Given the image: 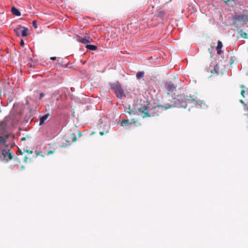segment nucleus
<instances>
[{
	"label": "nucleus",
	"mask_w": 248,
	"mask_h": 248,
	"mask_svg": "<svg viewBox=\"0 0 248 248\" xmlns=\"http://www.w3.org/2000/svg\"><path fill=\"white\" fill-rule=\"evenodd\" d=\"M246 93L247 94H248V89H246V90H242L241 92V95L245 97V93Z\"/></svg>",
	"instance_id": "obj_15"
},
{
	"label": "nucleus",
	"mask_w": 248,
	"mask_h": 248,
	"mask_svg": "<svg viewBox=\"0 0 248 248\" xmlns=\"http://www.w3.org/2000/svg\"><path fill=\"white\" fill-rule=\"evenodd\" d=\"M236 19L243 24L248 22V16L246 15H240L236 16Z\"/></svg>",
	"instance_id": "obj_6"
},
{
	"label": "nucleus",
	"mask_w": 248,
	"mask_h": 248,
	"mask_svg": "<svg viewBox=\"0 0 248 248\" xmlns=\"http://www.w3.org/2000/svg\"><path fill=\"white\" fill-rule=\"evenodd\" d=\"M218 67L217 65H216L214 67V71H215V72L216 73H218Z\"/></svg>",
	"instance_id": "obj_18"
},
{
	"label": "nucleus",
	"mask_w": 248,
	"mask_h": 248,
	"mask_svg": "<svg viewBox=\"0 0 248 248\" xmlns=\"http://www.w3.org/2000/svg\"><path fill=\"white\" fill-rule=\"evenodd\" d=\"M110 87L114 91L118 98L121 99L124 96V90L119 81L110 83Z\"/></svg>",
	"instance_id": "obj_3"
},
{
	"label": "nucleus",
	"mask_w": 248,
	"mask_h": 248,
	"mask_svg": "<svg viewBox=\"0 0 248 248\" xmlns=\"http://www.w3.org/2000/svg\"><path fill=\"white\" fill-rule=\"evenodd\" d=\"M44 96H45V94H44V93H40L39 99H41Z\"/></svg>",
	"instance_id": "obj_19"
},
{
	"label": "nucleus",
	"mask_w": 248,
	"mask_h": 248,
	"mask_svg": "<svg viewBox=\"0 0 248 248\" xmlns=\"http://www.w3.org/2000/svg\"><path fill=\"white\" fill-rule=\"evenodd\" d=\"M100 134L101 135H103V132H100Z\"/></svg>",
	"instance_id": "obj_24"
},
{
	"label": "nucleus",
	"mask_w": 248,
	"mask_h": 248,
	"mask_svg": "<svg viewBox=\"0 0 248 248\" xmlns=\"http://www.w3.org/2000/svg\"><path fill=\"white\" fill-rule=\"evenodd\" d=\"M49 115V113H47L40 117L39 123L40 125H42L44 124L45 121L48 118Z\"/></svg>",
	"instance_id": "obj_8"
},
{
	"label": "nucleus",
	"mask_w": 248,
	"mask_h": 248,
	"mask_svg": "<svg viewBox=\"0 0 248 248\" xmlns=\"http://www.w3.org/2000/svg\"><path fill=\"white\" fill-rule=\"evenodd\" d=\"M155 16L161 18H163L165 16V12L162 10L159 9L155 13Z\"/></svg>",
	"instance_id": "obj_10"
},
{
	"label": "nucleus",
	"mask_w": 248,
	"mask_h": 248,
	"mask_svg": "<svg viewBox=\"0 0 248 248\" xmlns=\"http://www.w3.org/2000/svg\"><path fill=\"white\" fill-rule=\"evenodd\" d=\"M78 41L83 44H87L91 42L90 40V37H86L85 38H82L78 36Z\"/></svg>",
	"instance_id": "obj_7"
},
{
	"label": "nucleus",
	"mask_w": 248,
	"mask_h": 248,
	"mask_svg": "<svg viewBox=\"0 0 248 248\" xmlns=\"http://www.w3.org/2000/svg\"><path fill=\"white\" fill-rule=\"evenodd\" d=\"M173 103L171 105L166 104L164 106H161L165 109L171 107H178L186 108L187 103L191 104L193 106L197 108H206V105L203 101L198 99L195 96H186L184 94L178 95L177 98H174Z\"/></svg>",
	"instance_id": "obj_2"
},
{
	"label": "nucleus",
	"mask_w": 248,
	"mask_h": 248,
	"mask_svg": "<svg viewBox=\"0 0 248 248\" xmlns=\"http://www.w3.org/2000/svg\"><path fill=\"white\" fill-rule=\"evenodd\" d=\"M53 151H49V152H48L47 153V155H50V154H53Z\"/></svg>",
	"instance_id": "obj_21"
},
{
	"label": "nucleus",
	"mask_w": 248,
	"mask_h": 248,
	"mask_svg": "<svg viewBox=\"0 0 248 248\" xmlns=\"http://www.w3.org/2000/svg\"><path fill=\"white\" fill-rule=\"evenodd\" d=\"M14 31L18 36L26 37L28 35L29 30L27 28L20 25L15 29Z\"/></svg>",
	"instance_id": "obj_4"
},
{
	"label": "nucleus",
	"mask_w": 248,
	"mask_h": 248,
	"mask_svg": "<svg viewBox=\"0 0 248 248\" xmlns=\"http://www.w3.org/2000/svg\"><path fill=\"white\" fill-rule=\"evenodd\" d=\"M223 46V45H222V42L220 41H218L217 42V54H220V52H221V48Z\"/></svg>",
	"instance_id": "obj_12"
},
{
	"label": "nucleus",
	"mask_w": 248,
	"mask_h": 248,
	"mask_svg": "<svg viewBox=\"0 0 248 248\" xmlns=\"http://www.w3.org/2000/svg\"><path fill=\"white\" fill-rule=\"evenodd\" d=\"M145 114L146 115V116H150L151 114H149V111L147 110L146 108H145Z\"/></svg>",
	"instance_id": "obj_17"
},
{
	"label": "nucleus",
	"mask_w": 248,
	"mask_h": 248,
	"mask_svg": "<svg viewBox=\"0 0 248 248\" xmlns=\"http://www.w3.org/2000/svg\"><path fill=\"white\" fill-rule=\"evenodd\" d=\"M11 12L13 15L16 16H20L21 15V13L19 10L16 8L15 7H12Z\"/></svg>",
	"instance_id": "obj_9"
},
{
	"label": "nucleus",
	"mask_w": 248,
	"mask_h": 248,
	"mask_svg": "<svg viewBox=\"0 0 248 248\" xmlns=\"http://www.w3.org/2000/svg\"><path fill=\"white\" fill-rule=\"evenodd\" d=\"M165 88L168 91V93L169 94L170 93H173L175 90L176 86L173 83L171 82H168L166 83Z\"/></svg>",
	"instance_id": "obj_5"
},
{
	"label": "nucleus",
	"mask_w": 248,
	"mask_h": 248,
	"mask_svg": "<svg viewBox=\"0 0 248 248\" xmlns=\"http://www.w3.org/2000/svg\"><path fill=\"white\" fill-rule=\"evenodd\" d=\"M32 25L35 28H37V22L35 20L32 21Z\"/></svg>",
	"instance_id": "obj_16"
},
{
	"label": "nucleus",
	"mask_w": 248,
	"mask_h": 248,
	"mask_svg": "<svg viewBox=\"0 0 248 248\" xmlns=\"http://www.w3.org/2000/svg\"><path fill=\"white\" fill-rule=\"evenodd\" d=\"M20 119L21 113L12 110L0 123V159L2 161H7L12 158L10 150L15 145V135L12 131L20 122Z\"/></svg>",
	"instance_id": "obj_1"
},
{
	"label": "nucleus",
	"mask_w": 248,
	"mask_h": 248,
	"mask_svg": "<svg viewBox=\"0 0 248 248\" xmlns=\"http://www.w3.org/2000/svg\"><path fill=\"white\" fill-rule=\"evenodd\" d=\"M57 59V58L56 57H51L50 58V60H52V61H55Z\"/></svg>",
	"instance_id": "obj_20"
},
{
	"label": "nucleus",
	"mask_w": 248,
	"mask_h": 248,
	"mask_svg": "<svg viewBox=\"0 0 248 248\" xmlns=\"http://www.w3.org/2000/svg\"><path fill=\"white\" fill-rule=\"evenodd\" d=\"M240 102L242 103V104L245 105L244 102L242 100H240Z\"/></svg>",
	"instance_id": "obj_22"
},
{
	"label": "nucleus",
	"mask_w": 248,
	"mask_h": 248,
	"mask_svg": "<svg viewBox=\"0 0 248 248\" xmlns=\"http://www.w3.org/2000/svg\"><path fill=\"white\" fill-rule=\"evenodd\" d=\"M144 73L143 71L139 72L136 74V78L137 79H140L143 78L144 76Z\"/></svg>",
	"instance_id": "obj_14"
},
{
	"label": "nucleus",
	"mask_w": 248,
	"mask_h": 248,
	"mask_svg": "<svg viewBox=\"0 0 248 248\" xmlns=\"http://www.w3.org/2000/svg\"><path fill=\"white\" fill-rule=\"evenodd\" d=\"M241 88H244V85H241Z\"/></svg>",
	"instance_id": "obj_25"
},
{
	"label": "nucleus",
	"mask_w": 248,
	"mask_h": 248,
	"mask_svg": "<svg viewBox=\"0 0 248 248\" xmlns=\"http://www.w3.org/2000/svg\"><path fill=\"white\" fill-rule=\"evenodd\" d=\"M86 47L91 50H95L97 49V47L96 46L93 45H87Z\"/></svg>",
	"instance_id": "obj_13"
},
{
	"label": "nucleus",
	"mask_w": 248,
	"mask_h": 248,
	"mask_svg": "<svg viewBox=\"0 0 248 248\" xmlns=\"http://www.w3.org/2000/svg\"><path fill=\"white\" fill-rule=\"evenodd\" d=\"M135 121H132L130 123L129 122L128 120H123L121 122L122 125L124 126H129V125H131L132 124L135 123Z\"/></svg>",
	"instance_id": "obj_11"
},
{
	"label": "nucleus",
	"mask_w": 248,
	"mask_h": 248,
	"mask_svg": "<svg viewBox=\"0 0 248 248\" xmlns=\"http://www.w3.org/2000/svg\"><path fill=\"white\" fill-rule=\"evenodd\" d=\"M24 44V41L22 40L21 42V45H23Z\"/></svg>",
	"instance_id": "obj_23"
}]
</instances>
